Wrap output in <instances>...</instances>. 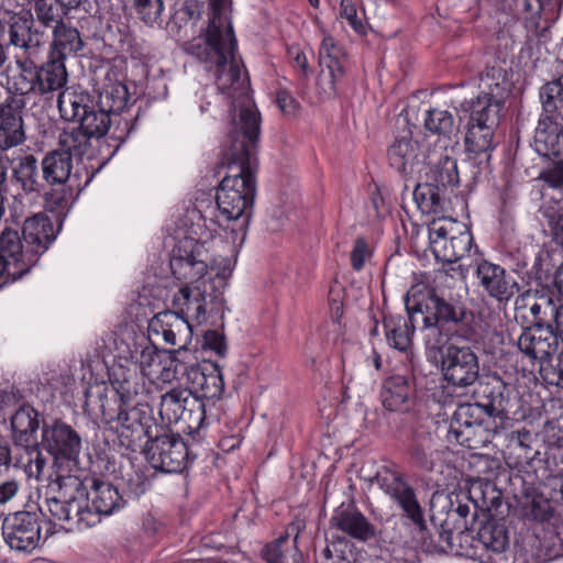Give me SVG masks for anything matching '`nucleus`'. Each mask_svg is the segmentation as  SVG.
I'll use <instances>...</instances> for the list:
<instances>
[{
  "label": "nucleus",
  "mask_w": 563,
  "mask_h": 563,
  "mask_svg": "<svg viewBox=\"0 0 563 563\" xmlns=\"http://www.w3.org/2000/svg\"><path fill=\"white\" fill-rule=\"evenodd\" d=\"M86 405H96L101 421L117 434L118 445L125 451L136 452L143 448L145 439L153 433L152 409L148 404H119L115 394L107 390L96 396L93 389L86 393Z\"/></svg>",
  "instance_id": "6"
},
{
  "label": "nucleus",
  "mask_w": 563,
  "mask_h": 563,
  "mask_svg": "<svg viewBox=\"0 0 563 563\" xmlns=\"http://www.w3.org/2000/svg\"><path fill=\"white\" fill-rule=\"evenodd\" d=\"M42 450L41 443L15 445L13 466L22 470L29 478L42 481L47 464Z\"/></svg>",
  "instance_id": "36"
},
{
  "label": "nucleus",
  "mask_w": 563,
  "mask_h": 563,
  "mask_svg": "<svg viewBox=\"0 0 563 563\" xmlns=\"http://www.w3.org/2000/svg\"><path fill=\"white\" fill-rule=\"evenodd\" d=\"M387 159L390 167L402 175L419 173L426 164V155L411 132L395 137L387 148Z\"/></svg>",
  "instance_id": "22"
},
{
  "label": "nucleus",
  "mask_w": 563,
  "mask_h": 563,
  "mask_svg": "<svg viewBox=\"0 0 563 563\" xmlns=\"http://www.w3.org/2000/svg\"><path fill=\"white\" fill-rule=\"evenodd\" d=\"M191 393L188 389L173 388L161 396L159 416L167 423H177L184 413Z\"/></svg>",
  "instance_id": "44"
},
{
  "label": "nucleus",
  "mask_w": 563,
  "mask_h": 563,
  "mask_svg": "<svg viewBox=\"0 0 563 563\" xmlns=\"http://www.w3.org/2000/svg\"><path fill=\"white\" fill-rule=\"evenodd\" d=\"M5 24L8 46L23 53V57L15 60L16 74L8 77V92L20 97L37 95L35 59L44 48L45 31L34 25V16L30 10L10 13Z\"/></svg>",
  "instance_id": "7"
},
{
  "label": "nucleus",
  "mask_w": 563,
  "mask_h": 563,
  "mask_svg": "<svg viewBox=\"0 0 563 563\" xmlns=\"http://www.w3.org/2000/svg\"><path fill=\"white\" fill-rule=\"evenodd\" d=\"M57 232L47 216L37 213L24 221L22 239L29 245L47 246L56 239Z\"/></svg>",
  "instance_id": "39"
},
{
  "label": "nucleus",
  "mask_w": 563,
  "mask_h": 563,
  "mask_svg": "<svg viewBox=\"0 0 563 563\" xmlns=\"http://www.w3.org/2000/svg\"><path fill=\"white\" fill-rule=\"evenodd\" d=\"M131 357L132 360H134V363L132 365H136L137 371L140 369L141 374L147 375L148 373L146 372V369L154 362L156 353L154 351V347L150 344L145 346L139 345L132 352Z\"/></svg>",
  "instance_id": "61"
},
{
  "label": "nucleus",
  "mask_w": 563,
  "mask_h": 563,
  "mask_svg": "<svg viewBox=\"0 0 563 563\" xmlns=\"http://www.w3.org/2000/svg\"><path fill=\"white\" fill-rule=\"evenodd\" d=\"M45 499L47 511L54 522L69 523V530H82L95 526L99 519L87 504L88 492L77 474L53 475Z\"/></svg>",
  "instance_id": "9"
},
{
  "label": "nucleus",
  "mask_w": 563,
  "mask_h": 563,
  "mask_svg": "<svg viewBox=\"0 0 563 563\" xmlns=\"http://www.w3.org/2000/svg\"><path fill=\"white\" fill-rule=\"evenodd\" d=\"M558 306H555L553 299L549 296H540L534 298V301L530 305L529 311L533 317V327H548L553 320Z\"/></svg>",
  "instance_id": "51"
},
{
  "label": "nucleus",
  "mask_w": 563,
  "mask_h": 563,
  "mask_svg": "<svg viewBox=\"0 0 563 563\" xmlns=\"http://www.w3.org/2000/svg\"><path fill=\"white\" fill-rule=\"evenodd\" d=\"M485 411L477 404H461L454 410L449 427V434L459 444L468 449L476 450L481 448V427L482 418Z\"/></svg>",
  "instance_id": "17"
},
{
  "label": "nucleus",
  "mask_w": 563,
  "mask_h": 563,
  "mask_svg": "<svg viewBox=\"0 0 563 563\" xmlns=\"http://www.w3.org/2000/svg\"><path fill=\"white\" fill-rule=\"evenodd\" d=\"M238 258V252H233L230 256H216L210 264L212 271L216 272V289L222 290L227 287L228 280L231 277Z\"/></svg>",
  "instance_id": "55"
},
{
  "label": "nucleus",
  "mask_w": 563,
  "mask_h": 563,
  "mask_svg": "<svg viewBox=\"0 0 563 563\" xmlns=\"http://www.w3.org/2000/svg\"><path fill=\"white\" fill-rule=\"evenodd\" d=\"M542 107L540 117L563 120V77L545 82L539 91Z\"/></svg>",
  "instance_id": "42"
},
{
  "label": "nucleus",
  "mask_w": 563,
  "mask_h": 563,
  "mask_svg": "<svg viewBox=\"0 0 563 563\" xmlns=\"http://www.w3.org/2000/svg\"><path fill=\"white\" fill-rule=\"evenodd\" d=\"M96 92L97 98H95V101L99 107L107 110L112 118H119L129 101L128 87L120 81H110L96 90Z\"/></svg>",
  "instance_id": "40"
},
{
  "label": "nucleus",
  "mask_w": 563,
  "mask_h": 563,
  "mask_svg": "<svg viewBox=\"0 0 563 563\" xmlns=\"http://www.w3.org/2000/svg\"><path fill=\"white\" fill-rule=\"evenodd\" d=\"M345 54L333 37H324L319 49V85L328 96L338 91V84L345 74Z\"/></svg>",
  "instance_id": "19"
},
{
  "label": "nucleus",
  "mask_w": 563,
  "mask_h": 563,
  "mask_svg": "<svg viewBox=\"0 0 563 563\" xmlns=\"http://www.w3.org/2000/svg\"><path fill=\"white\" fill-rule=\"evenodd\" d=\"M151 335L162 338L172 346L186 347L192 339V327L179 312L165 310L155 314L148 323Z\"/></svg>",
  "instance_id": "20"
},
{
  "label": "nucleus",
  "mask_w": 563,
  "mask_h": 563,
  "mask_svg": "<svg viewBox=\"0 0 563 563\" xmlns=\"http://www.w3.org/2000/svg\"><path fill=\"white\" fill-rule=\"evenodd\" d=\"M504 10L520 14L525 13V20L537 25L540 18L541 3L539 0H501Z\"/></svg>",
  "instance_id": "53"
},
{
  "label": "nucleus",
  "mask_w": 563,
  "mask_h": 563,
  "mask_svg": "<svg viewBox=\"0 0 563 563\" xmlns=\"http://www.w3.org/2000/svg\"><path fill=\"white\" fill-rule=\"evenodd\" d=\"M422 332L424 344L430 350H441L449 338L456 336L454 329H449L448 325H442L438 321H428V317L422 316Z\"/></svg>",
  "instance_id": "49"
},
{
  "label": "nucleus",
  "mask_w": 563,
  "mask_h": 563,
  "mask_svg": "<svg viewBox=\"0 0 563 563\" xmlns=\"http://www.w3.org/2000/svg\"><path fill=\"white\" fill-rule=\"evenodd\" d=\"M91 507L89 509L100 520L99 516H109L123 505V499L118 489L110 483L95 481L89 494Z\"/></svg>",
  "instance_id": "38"
},
{
  "label": "nucleus",
  "mask_w": 563,
  "mask_h": 563,
  "mask_svg": "<svg viewBox=\"0 0 563 563\" xmlns=\"http://www.w3.org/2000/svg\"><path fill=\"white\" fill-rule=\"evenodd\" d=\"M409 317L406 318L400 314H389L383 320V327L385 338L389 346L405 352L411 345V338L415 331L413 317L417 312H409Z\"/></svg>",
  "instance_id": "35"
},
{
  "label": "nucleus",
  "mask_w": 563,
  "mask_h": 563,
  "mask_svg": "<svg viewBox=\"0 0 563 563\" xmlns=\"http://www.w3.org/2000/svg\"><path fill=\"white\" fill-rule=\"evenodd\" d=\"M433 440L430 435L421 440L416 439L411 449L415 464L424 471H431L433 468Z\"/></svg>",
  "instance_id": "57"
},
{
  "label": "nucleus",
  "mask_w": 563,
  "mask_h": 563,
  "mask_svg": "<svg viewBox=\"0 0 563 563\" xmlns=\"http://www.w3.org/2000/svg\"><path fill=\"white\" fill-rule=\"evenodd\" d=\"M37 261L34 249H0V287L9 280H16L26 274L32 264Z\"/></svg>",
  "instance_id": "32"
},
{
  "label": "nucleus",
  "mask_w": 563,
  "mask_h": 563,
  "mask_svg": "<svg viewBox=\"0 0 563 563\" xmlns=\"http://www.w3.org/2000/svg\"><path fill=\"white\" fill-rule=\"evenodd\" d=\"M134 7L140 18L146 24L155 23L164 8L162 0H134Z\"/></svg>",
  "instance_id": "59"
},
{
  "label": "nucleus",
  "mask_w": 563,
  "mask_h": 563,
  "mask_svg": "<svg viewBox=\"0 0 563 563\" xmlns=\"http://www.w3.org/2000/svg\"><path fill=\"white\" fill-rule=\"evenodd\" d=\"M57 107L63 120L78 123L62 132L63 144L77 153H88L91 139L104 136L112 125V137L120 142H124L133 129L129 119L115 120L88 92L65 89L58 95Z\"/></svg>",
  "instance_id": "3"
},
{
  "label": "nucleus",
  "mask_w": 563,
  "mask_h": 563,
  "mask_svg": "<svg viewBox=\"0 0 563 563\" xmlns=\"http://www.w3.org/2000/svg\"><path fill=\"white\" fill-rule=\"evenodd\" d=\"M477 406L494 415H509L512 407V390L499 376H488L474 390Z\"/></svg>",
  "instance_id": "25"
},
{
  "label": "nucleus",
  "mask_w": 563,
  "mask_h": 563,
  "mask_svg": "<svg viewBox=\"0 0 563 563\" xmlns=\"http://www.w3.org/2000/svg\"><path fill=\"white\" fill-rule=\"evenodd\" d=\"M37 95H46L64 88L68 74L65 59L47 53V58L36 65Z\"/></svg>",
  "instance_id": "33"
},
{
  "label": "nucleus",
  "mask_w": 563,
  "mask_h": 563,
  "mask_svg": "<svg viewBox=\"0 0 563 563\" xmlns=\"http://www.w3.org/2000/svg\"><path fill=\"white\" fill-rule=\"evenodd\" d=\"M477 406L494 415H509L512 407V390L499 376H488L474 390Z\"/></svg>",
  "instance_id": "24"
},
{
  "label": "nucleus",
  "mask_w": 563,
  "mask_h": 563,
  "mask_svg": "<svg viewBox=\"0 0 563 563\" xmlns=\"http://www.w3.org/2000/svg\"><path fill=\"white\" fill-rule=\"evenodd\" d=\"M538 179L547 187L559 190L561 194L563 191V158L560 156L548 158V163L541 169Z\"/></svg>",
  "instance_id": "52"
},
{
  "label": "nucleus",
  "mask_w": 563,
  "mask_h": 563,
  "mask_svg": "<svg viewBox=\"0 0 563 563\" xmlns=\"http://www.w3.org/2000/svg\"><path fill=\"white\" fill-rule=\"evenodd\" d=\"M432 521L434 522V525H438L440 526V530H439V543H438V548L441 550V551H452L454 545H453V528H456L457 526H455V523H452L449 519H444V520H440L438 519L437 516H432Z\"/></svg>",
  "instance_id": "62"
},
{
  "label": "nucleus",
  "mask_w": 563,
  "mask_h": 563,
  "mask_svg": "<svg viewBox=\"0 0 563 563\" xmlns=\"http://www.w3.org/2000/svg\"><path fill=\"white\" fill-rule=\"evenodd\" d=\"M505 99L478 93L467 102L470 118L465 135V163L475 168V179L484 172H490L492 152L495 148L494 134L499 124Z\"/></svg>",
  "instance_id": "8"
},
{
  "label": "nucleus",
  "mask_w": 563,
  "mask_h": 563,
  "mask_svg": "<svg viewBox=\"0 0 563 563\" xmlns=\"http://www.w3.org/2000/svg\"><path fill=\"white\" fill-rule=\"evenodd\" d=\"M555 342L553 325L548 324L544 331L541 327H529L522 330L517 345L527 356L536 360H544L553 353L552 344Z\"/></svg>",
  "instance_id": "31"
},
{
  "label": "nucleus",
  "mask_w": 563,
  "mask_h": 563,
  "mask_svg": "<svg viewBox=\"0 0 563 563\" xmlns=\"http://www.w3.org/2000/svg\"><path fill=\"white\" fill-rule=\"evenodd\" d=\"M413 198L422 213L435 216L444 212L445 203L449 200L448 195H444L428 180L416 186Z\"/></svg>",
  "instance_id": "43"
},
{
  "label": "nucleus",
  "mask_w": 563,
  "mask_h": 563,
  "mask_svg": "<svg viewBox=\"0 0 563 563\" xmlns=\"http://www.w3.org/2000/svg\"><path fill=\"white\" fill-rule=\"evenodd\" d=\"M477 556L481 563H506V551L509 548L508 533L505 525L489 521L478 532Z\"/></svg>",
  "instance_id": "26"
},
{
  "label": "nucleus",
  "mask_w": 563,
  "mask_h": 563,
  "mask_svg": "<svg viewBox=\"0 0 563 563\" xmlns=\"http://www.w3.org/2000/svg\"><path fill=\"white\" fill-rule=\"evenodd\" d=\"M141 450L150 465L164 473L181 472L189 460L187 444L177 434L152 433Z\"/></svg>",
  "instance_id": "13"
},
{
  "label": "nucleus",
  "mask_w": 563,
  "mask_h": 563,
  "mask_svg": "<svg viewBox=\"0 0 563 563\" xmlns=\"http://www.w3.org/2000/svg\"><path fill=\"white\" fill-rule=\"evenodd\" d=\"M427 180L444 195H448L449 190L460 184L456 159L449 155H441L427 174Z\"/></svg>",
  "instance_id": "41"
},
{
  "label": "nucleus",
  "mask_w": 563,
  "mask_h": 563,
  "mask_svg": "<svg viewBox=\"0 0 563 563\" xmlns=\"http://www.w3.org/2000/svg\"><path fill=\"white\" fill-rule=\"evenodd\" d=\"M510 423L511 419L509 415L485 412L481 422V427L484 431L481 433V448L486 446L494 438L500 437L509 428Z\"/></svg>",
  "instance_id": "50"
},
{
  "label": "nucleus",
  "mask_w": 563,
  "mask_h": 563,
  "mask_svg": "<svg viewBox=\"0 0 563 563\" xmlns=\"http://www.w3.org/2000/svg\"><path fill=\"white\" fill-rule=\"evenodd\" d=\"M468 494V498L473 501L475 509H489L494 505L495 499L498 498L490 482L478 481L473 483Z\"/></svg>",
  "instance_id": "54"
},
{
  "label": "nucleus",
  "mask_w": 563,
  "mask_h": 563,
  "mask_svg": "<svg viewBox=\"0 0 563 563\" xmlns=\"http://www.w3.org/2000/svg\"><path fill=\"white\" fill-rule=\"evenodd\" d=\"M202 346L207 350L213 351L218 356L224 357L227 355L225 338L217 330H208L203 335Z\"/></svg>",
  "instance_id": "64"
},
{
  "label": "nucleus",
  "mask_w": 563,
  "mask_h": 563,
  "mask_svg": "<svg viewBox=\"0 0 563 563\" xmlns=\"http://www.w3.org/2000/svg\"><path fill=\"white\" fill-rule=\"evenodd\" d=\"M427 131L450 139L455 132L453 114L448 110L430 109L424 115Z\"/></svg>",
  "instance_id": "48"
},
{
  "label": "nucleus",
  "mask_w": 563,
  "mask_h": 563,
  "mask_svg": "<svg viewBox=\"0 0 563 563\" xmlns=\"http://www.w3.org/2000/svg\"><path fill=\"white\" fill-rule=\"evenodd\" d=\"M457 282L449 275H440L435 285L428 291L424 302L416 299V290L407 292V311L418 312L428 317V321L435 320L449 329H454L457 338L470 340L474 333L470 325L472 312L467 309Z\"/></svg>",
  "instance_id": "5"
},
{
  "label": "nucleus",
  "mask_w": 563,
  "mask_h": 563,
  "mask_svg": "<svg viewBox=\"0 0 563 563\" xmlns=\"http://www.w3.org/2000/svg\"><path fill=\"white\" fill-rule=\"evenodd\" d=\"M415 393V380L411 375L393 374L383 380L379 398L386 410L404 413L412 408Z\"/></svg>",
  "instance_id": "21"
},
{
  "label": "nucleus",
  "mask_w": 563,
  "mask_h": 563,
  "mask_svg": "<svg viewBox=\"0 0 563 563\" xmlns=\"http://www.w3.org/2000/svg\"><path fill=\"white\" fill-rule=\"evenodd\" d=\"M2 537L11 550L32 552L41 540L40 516L31 511L9 515L2 522Z\"/></svg>",
  "instance_id": "15"
},
{
  "label": "nucleus",
  "mask_w": 563,
  "mask_h": 563,
  "mask_svg": "<svg viewBox=\"0 0 563 563\" xmlns=\"http://www.w3.org/2000/svg\"><path fill=\"white\" fill-rule=\"evenodd\" d=\"M173 274L178 278H200L191 285L178 289L173 299L175 312L186 317L190 322L201 324L207 320L208 313H218L223 310L224 297L222 290L216 289L214 280L203 279L208 265L198 260L194 249H173L169 260Z\"/></svg>",
  "instance_id": "4"
},
{
  "label": "nucleus",
  "mask_w": 563,
  "mask_h": 563,
  "mask_svg": "<svg viewBox=\"0 0 563 563\" xmlns=\"http://www.w3.org/2000/svg\"><path fill=\"white\" fill-rule=\"evenodd\" d=\"M372 483L396 504L401 510V517L418 528L423 536L427 529L423 509L405 474L393 464L384 465L377 470Z\"/></svg>",
  "instance_id": "11"
},
{
  "label": "nucleus",
  "mask_w": 563,
  "mask_h": 563,
  "mask_svg": "<svg viewBox=\"0 0 563 563\" xmlns=\"http://www.w3.org/2000/svg\"><path fill=\"white\" fill-rule=\"evenodd\" d=\"M111 389L104 386H97L93 390L96 396L99 391L107 390L109 396L115 394L119 404H147L148 393L145 375L137 371L136 365H118L111 374Z\"/></svg>",
  "instance_id": "16"
},
{
  "label": "nucleus",
  "mask_w": 563,
  "mask_h": 563,
  "mask_svg": "<svg viewBox=\"0 0 563 563\" xmlns=\"http://www.w3.org/2000/svg\"><path fill=\"white\" fill-rule=\"evenodd\" d=\"M540 211L548 220L554 242L563 246V212L560 211L559 201L543 205Z\"/></svg>",
  "instance_id": "56"
},
{
  "label": "nucleus",
  "mask_w": 563,
  "mask_h": 563,
  "mask_svg": "<svg viewBox=\"0 0 563 563\" xmlns=\"http://www.w3.org/2000/svg\"><path fill=\"white\" fill-rule=\"evenodd\" d=\"M475 275L487 295L499 302H508L519 290L517 282L505 268L488 261L477 265Z\"/></svg>",
  "instance_id": "23"
},
{
  "label": "nucleus",
  "mask_w": 563,
  "mask_h": 563,
  "mask_svg": "<svg viewBox=\"0 0 563 563\" xmlns=\"http://www.w3.org/2000/svg\"><path fill=\"white\" fill-rule=\"evenodd\" d=\"M212 407L213 405L207 402L202 398L195 397L191 394L186 405V408L184 409V413L180 418V421H184L191 432H197L203 427L205 422L209 419L208 411Z\"/></svg>",
  "instance_id": "47"
},
{
  "label": "nucleus",
  "mask_w": 563,
  "mask_h": 563,
  "mask_svg": "<svg viewBox=\"0 0 563 563\" xmlns=\"http://www.w3.org/2000/svg\"><path fill=\"white\" fill-rule=\"evenodd\" d=\"M22 98L9 97L0 111V148L2 151L20 145L25 140L23 129Z\"/></svg>",
  "instance_id": "29"
},
{
  "label": "nucleus",
  "mask_w": 563,
  "mask_h": 563,
  "mask_svg": "<svg viewBox=\"0 0 563 563\" xmlns=\"http://www.w3.org/2000/svg\"><path fill=\"white\" fill-rule=\"evenodd\" d=\"M195 397L202 398L214 406L224 389L222 373L216 363H206L191 371L186 382Z\"/></svg>",
  "instance_id": "28"
},
{
  "label": "nucleus",
  "mask_w": 563,
  "mask_h": 563,
  "mask_svg": "<svg viewBox=\"0 0 563 563\" xmlns=\"http://www.w3.org/2000/svg\"><path fill=\"white\" fill-rule=\"evenodd\" d=\"M331 527L349 537L366 542L376 537V528L353 504H341L330 519Z\"/></svg>",
  "instance_id": "27"
},
{
  "label": "nucleus",
  "mask_w": 563,
  "mask_h": 563,
  "mask_svg": "<svg viewBox=\"0 0 563 563\" xmlns=\"http://www.w3.org/2000/svg\"><path fill=\"white\" fill-rule=\"evenodd\" d=\"M41 431V446L53 457V472L48 477L73 474L68 466L77 464L81 451L77 431L59 419L51 423L43 421Z\"/></svg>",
  "instance_id": "12"
},
{
  "label": "nucleus",
  "mask_w": 563,
  "mask_h": 563,
  "mask_svg": "<svg viewBox=\"0 0 563 563\" xmlns=\"http://www.w3.org/2000/svg\"><path fill=\"white\" fill-rule=\"evenodd\" d=\"M87 153H77L63 144V133L59 134L57 148L48 152L42 161V177L49 185H62V190L45 194V201L52 209H64L77 194L82 190L78 172L73 173V157L81 159Z\"/></svg>",
  "instance_id": "10"
},
{
  "label": "nucleus",
  "mask_w": 563,
  "mask_h": 563,
  "mask_svg": "<svg viewBox=\"0 0 563 563\" xmlns=\"http://www.w3.org/2000/svg\"><path fill=\"white\" fill-rule=\"evenodd\" d=\"M441 369L448 384L466 388L479 376L477 355L467 346L449 344L441 352Z\"/></svg>",
  "instance_id": "14"
},
{
  "label": "nucleus",
  "mask_w": 563,
  "mask_h": 563,
  "mask_svg": "<svg viewBox=\"0 0 563 563\" xmlns=\"http://www.w3.org/2000/svg\"><path fill=\"white\" fill-rule=\"evenodd\" d=\"M168 353V365L165 368L167 372H172V378L184 380L185 383L189 378L191 371L196 369L198 364L195 352L186 347H177L167 351Z\"/></svg>",
  "instance_id": "45"
},
{
  "label": "nucleus",
  "mask_w": 563,
  "mask_h": 563,
  "mask_svg": "<svg viewBox=\"0 0 563 563\" xmlns=\"http://www.w3.org/2000/svg\"><path fill=\"white\" fill-rule=\"evenodd\" d=\"M340 16L345 19L347 24L358 34L365 33V24L362 15H358L356 4L353 0H341Z\"/></svg>",
  "instance_id": "60"
},
{
  "label": "nucleus",
  "mask_w": 563,
  "mask_h": 563,
  "mask_svg": "<svg viewBox=\"0 0 563 563\" xmlns=\"http://www.w3.org/2000/svg\"><path fill=\"white\" fill-rule=\"evenodd\" d=\"M11 438L15 445L32 443L40 429V413L30 405L20 406L12 415Z\"/></svg>",
  "instance_id": "34"
},
{
  "label": "nucleus",
  "mask_w": 563,
  "mask_h": 563,
  "mask_svg": "<svg viewBox=\"0 0 563 563\" xmlns=\"http://www.w3.org/2000/svg\"><path fill=\"white\" fill-rule=\"evenodd\" d=\"M532 146L542 157L561 156L563 151V120L539 117Z\"/></svg>",
  "instance_id": "30"
},
{
  "label": "nucleus",
  "mask_w": 563,
  "mask_h": 563,
  "mask_svg": "<svg viewBox=\"0 0 563 563\" xmlns=\"http://www.w3.org/2000/svg\"><path fill=\"white\" fill-rule=\"evenodd\" d=\"M231 0H210L205 33L186 45V52L213 73L218 89L231 99L249 97L250 80L238 55V42L227 9Z\"/></svg>",
  "instance_id": "2"
},
{
  "label": "nucleus",
  "mask_w": 563,
  "mask_h": 563,
  "mask_svg": "<svg viewBox=\"0 0 563 563\" xmlns=\"http://www.w3.org/2000/svg\"><path fill=\"white\" fill-rule=\"evenodd\" d=\"M66 16L59 14V10H56L38 22L44 29L52 30L48 54L65 60L69 56L77 55L84 48V41L78 29L71 25V23L66 22Z\"/></svg>",
  "instance_id": "18"
},
{
  "label": "nucleus",
  "mask_w": 563,
  "mask_h": 563,
  "mask_svg": "<svg viewBox=\"0 0 563 563\" xmlns=\"http://www.w3.org/2000/svg\"><path fill=\"white\" fill-rule=\"evenodd\" d=\"M287 541L288 534L280 536L274 542L267 544L262 551L263 559L267 563H285L286 556L282 547Z\"/></svg>",
  "instance_id": "63"
},
{
  "label": "nucleus",
  "mask_w": 563,
  "mask_h": 563,
  "mask_svg": "<svg viewBox=\"0 0 563 563\" xmlns=\"http://www.w3.org/2000/svg\"><path fill=\"white\" fill-rule=\"evenodd\" d=\"M507 448L510 450V453L517 454V463L533 459V455L530 454L531 448L529 441L531 439V434L529 431H511L507 434Z\"/></svg>",
  "instance_id": "58"
},
{
  "label": "nucleus",
  "mask_w": 563,
  "mask_h": 563,
  "mask_svg": "<svg viewBox=\"0 0 563 563\" xmlns=\"http://www.w3.org/2000/svg\"><path fill=\"white\" fill-rule=\"evenodd\" d=\"M478 88L479 93L506 99L511 91V81L506 68L496 60L492 65L488 64L481 74Z\"/></svg>",
  "instance_id": "37"
},
{
  "label": "nucleus",
  "mask_w": 563,
  "mask_h": 563,
  "mask_svg": "<svg viewBox=\"0 0 563 563\" xmlns=\"http://www.w3.org/2000/svg\"><path fill=\"white\" fill-rule=\"evenodd\" d=\"M232 128L224 152L228 173L221 180L216 202L224 221L236 220L252 208L256 195V145L261 117L250 97L232 99Z\"/></svg>",
  "instance_id": "1"
},
{
  "label": "nucleus",
  "mask_w": 563,
  "mask_h": 563,
  "mask_svg": "<svg viewBox=\"0 0 563 563\" xmlns=\"http://www.w3.org/2000/svg\"><path fill=\"white\" fill-rule=\"evenodd\" d=\"M13 176L26 194L38 192L43 188L37 161L31 154L20 159L18 166L13 168Z\"/></svg>",
  "instance_id": "46"
}]
</instances>
